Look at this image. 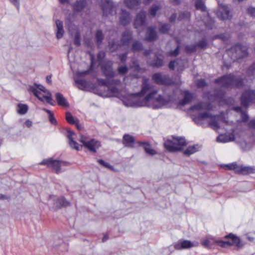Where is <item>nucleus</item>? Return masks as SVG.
<instances>
[{
    "instance_id": "f257e3e1",
    "label": "nucleus",
    "mask_w": 255,
    "mask_h": 255,
    "mask_svg": "<svg viewBox=\"0 0 255 255\" xmlns=\"http://www.w3.org/2000/svg\"><path fill=\"white\" fill-rule=\"evenodd\" d=\"M123 104L127 107H152L159 108L172 101L169 96L158 94L148 79L144 78L142 89L140 93L123 97Z\"/></svg>"
},
{
    "instance_id": "f03ea898",
    "label": "nucleus",
    "mask_w": 255,
    "mask_h": 255,
    "mask_svg": "<svg viewBox=\"0 0 255 255\" xmlns=\"http://www.w3.org/2000/svg\"><path fill=\"white\" fill-rule=\"evenodd\" d=\"M228 238H230L233 242L231 243L230 241H223V240H217L214 238L209 236L204 239L202 241V244L206 248H210L214 244H217L221 247H227L231 246H239L240 244V239L233 234H229L227 236Z\"/></svg>"
},
{
    "instance_id": "7ed1b4c3",
    "label": "nucleus",
    "mask_w": 255,
    "mask_h": 255,
    "mask_svg": "<svg viewBox=\"0 0 255 255\" xmlns=\"http://www.w3.org/2000/svg\"><path fill=\"white\" fill-rule=\"evenodd\" d=\"M29 90L34 96L41 101H46L47 103L53 105L52 98L51 93L43 86L34 84L29 87Z\"/></svg>"
},
{
    "instance_id": "20e7f679",
    "label": "nucleus",
    "mask_w": 255,
    "mask_h": 255,
    "mask_svg": "<svg viewBox=\"0 0 255 255\" xmlns=\"http://www.w3.org/2000/svg\"><path fill=\"white\" fill-rule=\"evenodd\" d=\"M215 82L218 86L225 88L230 87H239L243 85V83L242 80L239 78H235L231 74L225 75L216 79Z\"/></svg>"
},
{
    "instance_id": "39448f33",
    "label": "nucleus",
    "mask_w": 255,
    "mask_h": 255,
    "mask_svg": "<svg viewBox=\"0 0 255 255\" xmlns=\"http://www.w3.org/2000/svg\"><path fill=\"white\" fill-rule=\"evenodd\" d=\"M221 119L219 116H212L208 112L201 113L195 118V122L197 124H201V121L205 120H209V126L213 129L217 130L219 128L218 121Z\"/></svg>"
},
{
    "instance_id": "423d86ee",
    "label": "nucleus",
    "mask_w": 255,
    "mask_h": 255,
    "mask_svg": "<svg viewBox=\"0 0 255 255\" xmlns=\"http://www.w3.org/2000/svg\"><path fill=\"white\" fill-rule=\"evenodd\" d=\"M187 144L184 138H174L173 140H167L164 143L165 148L169 151L174 152L180 150Z\"/></svg>"
},
{
    "instance_id": "0eeeda50",
    "label": "nucleus",
    "mask_w": 255,
    "mask_h": 255,
    "mask_svg": "<svg viewBox=\"0 0 255 255\" xmlns=\"http://www.w3.org/2000/svg\"><path fill=\"white\" fill-rule=\"evenodd\" d=\"M226 166L229 169L233 170L235 172L243 175L255 173V167L254 166H245L238 165L235 163L227 164Z\"/></svg>"
},
{
    "instance_id": "6e6552de",
    "label": "nucleus",
    "mask_w": 255,
    "mask_h": 255,
    "mask_svg": "<svg viewBox=\"0 0 255 255\" xmlns=\"http://www.w3.org/2000/svg\"><path fill=\"white\" fill-rule=\"evenodd\" d=\"M232 53V58L235 61L243 58L248 55L246 47L243 46L240 44H237L231 48V50L228 51V53Z\"/></svg>"
},
{
    "instance_id": "1a4fd4ad",
    "label": "nucleus",
    "mask_w": 255,
    "mask_h": 255,
    "mask_svg": "<svg viewBox=\"0 0 255 255\" xmlns=\"http://www.w3.org/2000/svg\"><path fill=\"white\" fill-rule=\"evenodd\" d=\"M80 141L85 147L93 152H95L101 145L100 143L98 140L94 139H89L84 136H81Z\"/></svg>"
},
{
    "instance_id": "9d476101",
    "label": "nucleus",
    "mask_w": 255,
    "mask_h": 255,
    "mask_svg": "<svg viewBox=\"0 0 255 255\" xmlns=\"http://www.w3.org/2000/svg\"><path fill=\"white\" fill-rule=\"evenodd\" d=\"M66 24L68 26L70 34L71 35H74V44L77 46H80L81 44L80 36L78 27L70 21H66Z\"/></svg>"
},
{
    "instance_id": "9b49d317",
    "label": "nucleus",
    "mask_w": 255,
    "mask_h": 255,
    "mask_svg": "<svg viewBox=\"0 0 255 255\" xmlns=\"http://www.w3.org/2000/svg\"><path fill=\"white\" fill-rule=\"evenodd\" d=\"M120 83V81L115 80L113 81L112 80L111 81V84L109 85L108 86L107 89L108 91L106 92H100L98 94L102 96H105V97H108V96H114V97H119L120 96V92L118 88L115 87H111V85L114 84L116 85H119Z\"/></svg>"
},
{
    "instance_id": "f8f14e48",
    "label": "nucleus",
    "mask_w": 255,
    "mask_h": 255,
    "mask_svg": "<svg viewBox=\"0 0 255 255\" xmlns=\"http://www.w3.org/2000/svg\"><path fill=\"white\" fill-rule=\"evenodd\" d=\"M241 104L243 106L247 108L250 102H255V91L248 90L245 92L241 98Z\"/></svg>"
},
{
    "instance_id": "ddd939ff",
    "label": "nucleus",
    "mask_w": 255,
    "mask_h": 255,
    "mask_svg": "<svg viewBox=\"0 0 255 255\" xmlns=\"http://www.w3.org/2000/svg\"><path fill=\"white\" fill-rule=\"evenodd\" d=\"M101 6L105 16H108L109 14L116 13V7L114 6L111 0H102L101 1Z\"/></svg>"
},
{
    "instance_id": "4468645a",
    "label": "nucleus",
    "mask_w": 255,
    "mask_h": 255,
    "mask_svg": "<svg viewBox=\"0 0 255 255\" xmlns=\"http://www.w3.org/2000/svg\"><path fill=\"white\" fill-rule=\"evenodd\" d=\"M42 165H47L49 167H51L56 173L60 171V167L65 165V163L56 160H53L51 158L43 160L41 163Z\"/></svg>"
},
{
    "instance_id": "2eb2a0df",
    "label": "nucleus",
    "mask_w": 255,
    "mask_h": 255,
    "mask_svg": "<svg viewBox=\"0 0 255 255\" xmlns=\"http://www.w3.org/2000/svg\"><path fill=\"white\" fill-rule=\"evenodd\" d=\"M198 246V243H194L188 240L179 241L176 243L174 245V248L177 250H180L182 249H187L193 247H196Z\"/></svg>"
},
{
    "instance_id": "dca6fc26",
    "label": "nucleus",
    "mask_w": 255,
    "mask_h": 255,
    "mask_svg": "<svg viewBox=\"0 0 255 255\" xmlns=\"http://www.w3.org/2000/svg\"><path fill=\"white\" fill-rule=\"evenodd\" d=\"M217 16L221 19H227L231 17L229 7L225 5H220L216 13Z\"/></svg>"
},
{
    "instance_id": "f3484780",
    "label": "nucleus",
    "mask_w": 255,
    "mask_h": 255,
    "mask_svg": "<svg viewBox=\"0 0 255 255\" xmlns=\"http://www.w3.org/2000/svg\"><path fill=\"white\" fill-rule=\"evenodd\" d=\"M112 61H108L102 66V70L104 74L107 78L113 77L114 75L112 66Z\"/></svg>"
},
{
    "instance_id": "a211bd4d",
    "label": "nucleus",
    "mask_w": 255,
    "mask_h": 255,
    "mask_svg": "<svg viewBox=\"0 0 255 255\" xmlns=\"http://www.w3.org/2000/svg\"><path fill=\"white\" fill-rule=\"evenodd\" d=\"M75 82L77 85L78 88L80 90L87 91L91 88V84L85 80L75 78Z\"/></svg>"
},
{
    "instance_id": "6ab92c4d",
    "label": "nucleus",
    "mask_w": 255,
    "mask_h": 255,
    "mask_svg": "<svg viewBox=\"0 0 255 255\" xmlns=\"http://www.w3.org/2000/svg\"><path fill=\"white\" fill-rule=\"evenodd\" d=\"M145 13L144 12H141L138 13L134 21L135 28L138 29L140 27H143L145 23Z\"/></svg>"
},
{
    "instance_id": "aec40b11",
    "label": "nucleus",
    "mask_w": 255,
    "mask_h": 255,
    "mask_svg": "<svg viewBox=\"0 0 255 255\" xmlns=\"http://www.w3.org/2000/svg\"><path fill=\"white\" fill-rule=\"evenodd\" d=\"M167 77L166 76H163L160 73H155L152 75V80L158 84H167Z\"/></svg>"
},
{
    "instance_id": "412c9836",
    "label": "nucleus",
    "mask_w": 255,
    "mask_h": 255,
    "mask_svg": "<svg viewBox=\"0 0 255 255\" xmlns=\"http://www.w3.org/2000/svg\"><path fill=\"white\" fill-rule=\"evenodd\" d=\"M235 139L234 135L232 133H227L220 135L217 138L218 142H228L233 141Z\"/></svg>"
},
{
    "instance_id": "4be33fe9",
    "label": "nucleus",
    "mask_w": 255,
    "mask_h": 255,
    "mask_svg": "<svg viewBox=\"0 0 255 255\" xmlns=\"http://www.w3.org/2000/svg\"><path fill=\"white\" fill-rule=\"evenodd\" d=\"M132 38L131 33L129 30H126L122 35V38L121 40L122 45H128Z\"/></svg>"
},
{
    "instance_id": "5701e85b",
    "label": "nucleus",
    "mask_w": 255,
    "mask_h": 255,
    "mask_svg": "<svg viewBox=\"0 0 255 255\" xmlns=\"http://www.w3.org/2000/svg\"><path fill=\"white\" fill-rule=\"evenodd\" d=\"M157 34L154 27H149L148 28L146 34V39L148 41H152L157 38Z\"/></svg>"
},
{
    "instance_id": "b1692460",
    "label": "nucleus",
    "mask_w": 255,
    "mask_h": 255,
    "mask_svg": "<svg viewBox=\"0 0 255 255\" xmlns=\"http://www.w3.org/2000/svg\"><path fill=\"white\" fill-rule=\"evenodd\" d=\"M56 37L58 39L61 38L64 34V31L63 29V22L59 20H57L56 21Z\"/></svg>"
},
{
    "instance_id": "393cba45",
    "label": "nucleus",
    "mask_w": 255,
    "mask_h": 255,
    "mask_svg": "<svg viewBox=\"0 0 255 255\" xmlns=\"http://www.w3.org/2000/svg\"><path fill=\"white\" fill-rule=\"evenodd\" d=\"M122 11V13L120 16V22L122 24L125 25L130 22L131 18L128 12L124 10Z\"/></svg>"
},
{
    "instance_id": "a878e982",
    "label": "nucleus",
    "mask_w": 255,
    "mask_h": 255,
    "mask_svg": "<svg viewBox=\"0 0 255 255\" xmlns=\"http://www.w3.org/2000/svg\"><path fill=\"white\" fill-rule=\"evenodd\" d=\"M66 119L69 124L75 125L77 128H80L78 120L77 118H74L70 113H66Z\"/></svg>"
},
{
    "instance_id": "bb28decb",
    "label": "nucleus",
    "mask_w": 255,
    "mask_h": 255,
    "mask_svg": "<svg viewBox=\"0 0 255 255\" xmlns=\"http://www.w3.org/2000/svg\"><path fill=\"white\" fill-rule=\"evenodd\" d=\"M74 134L73 132L72 131H69L68 132V138L69 139V144L70 146L76 149V150H79L80 146H79L78 143L73 140V135Z\"/></svg>"
},
{
    "instance_id": "cd10ccee",
    "label": "nucleus",
    "mask_w": 255,
    "mask_h": 255,
    "mask_svg": "<svg viewBox=\"0 0 255 255\" xmlns=\"http://www.w3.org/2000/svg\"><path fill=\"white\" fill-rule=\"evenodd\" d=\"M134 142V139L133 136L128 134H125L123 137V143L126 146L132 147Z\"/></svg>"
},
{
    "instance_id": "c85d7f7f",
    "label": "nucleus",
    "mask_w": 255,
    "mask_h": 255,
    "mask_svg": "<svg viewBox=\"0 0 255 255\" xmlns=\"http://www.w3.org/2000/svg\"><path fill=\"white\" fill-rule=\"evenodd\" d=\"M55 98L59 105L64 107L68 106V104L66 100L61 94L59 93H56L55 95Z\"/></svg>"
},
{
    "instance_id": "c756f323",
    "label": "nucleus",
    "mask_w": 255,
    "mask_h": 255,
    "mask_svg": "<svg viewBox=\"0 0 255 255\" xmlns=\"http://www.w3.org/2000/svg\"><path fill=\"white\" fill-rule=\"evenodd\" d=\"M193 98V95L188 91H184V99L180 102L182 105H184L191 101Z\"/></svg>"
},
{
    "instance_id": "7c9ffc66",
    "label": "nucleus",
    "mask_w": 255,
    "mask_h": 255,
    "mask_svg": "<svg viewBox=\"0 0 255 255\" xmlns=\"http://www.w3.org/2000/svg\"><path fill=\"white\" fill-rule=\"evenodd\" d=\"M86 5V2L85 0H81L77 1L73 5L74 10L76 11H81Z\"/></svg>"
},
{
    "instance_id": "2f4dec72",
    "label": "nucleus",
    "mask_w": 255,
    "mask_h": 255,
    "mask_svg": "<svg viewBox=\"0 0 255 255\" xmlns=\"http://www.w3.org/2000/svg\"><path fill=\"white\" fill-rule=\"evenodd\" d=\"M199 148V146L198 145L190 146L184 151L183 153L185 155L189 156L198 151Z\"/></svg>"
},
{
    "instance_id": "473e14b6",
    "label": "nucleus",
    "mask_w": 255,
    "mask_h": 255,
    "mask_svg": "<svg viewBox=\"0 0 255 255\" xmlns=\"http://www.w3.org/2000/svg\"><path fill=\"white\" fill-rule=\"evenodd\" d=\"M209 105L203 103H199L191 108V110H208L209 109Z\"/></svg>"
},
{
    "instance_id": "72a5a7b5",
    "label": "nucleus",
    "mask_w": 255,
    "mask_h": 255,
    "mask_svg": "<svg viewBox=\"0 0 255 255\" xmlns=\"http://www.w3.org/2000/svg\"><path fill=\"white\" fill-rule=\"evenodd\" d=\"M148 63L153 67H159L163 65V59L157 57L156 59L153 61H148Z\"/></svg>"
},
{
    "instance_id": "f704fd0d",
    "label": "nucleus",
    "mask_w": 255,
    "mask_h": 255,
    "mask_svg": "<svg viewBox=\"0 0 255 255\" xmlns=\"http://www.w3.org/2000/svg\"><path fill=\"white\" fill-rule=\"evenodd\" d=\"M125 4L130 8L134 7L139 3V0H124Z\"/></svg>"
},
{
    "instance_id": "c9c22d12",
    "label": "nucleus",
    "mask_w": 255,
    "mask_h": 255,
    "mask_svg": "<svg viewBox=\"0 0 255 255\" xmlns=\"http://www.w3.org/2000/svg\"><path fill=\"white\" fill-rule=\"evenodd\" d=\"M233 109L237 112L241 113L242 121L246 122L248 120V116L246 114V113L245 112H244L242 110L241 107H234Z\"/></svg>"
},
{
    "instance_id": "e433bc0d",
    "label": "nucleus",
    "mask_w": 255,
    "mask_h": 255,
    "mask_svg": "<svg viewBox=\"0 0 255 255\" xmlns=\"http://www.w3.org/2000/svg\"><path fill=\"white\" fill-rule=\"evenodd\" d=\"M143 145V148L144 149L145 151L147 154L153 155L156 153V151L151 148V147L150 144L146 143H141Z\"/></svg>"
},
{
    "instance_id": "4c0bfd02",
    "label": "nucleus",
    "mask_w": 255,
    "mask_h": 255,
    "mask_svg": "<svg viewBox=\"0 0 255 255\" xmlns=\"http://www.w3.org/2000/svg\"><path fill=\"white\" fill-rule=\"evenodd\" d=\"M28 110V107L26 105L19 104L17 105V112L20 115L25 114Z\"/></svg>"
},
{
    "instance_id": "58836bf2",
    "label": "nucleus",
    "mask_w": 255,
    "mask_h": 255,
    "mask_svg": "<svg viewBox=\"0 0 255 255\" xmlns=\"http://www.w3.org/2000/svg\"><path fill=\"white\" fill-rule=\"evenodd\" d=\"M182 64V61L181 60H176L171 61L169 64V68L170 69H173L175 66H178V70L180 69V65Z\"/></svg>"
},
{
    "instance_id": "ea45409f",
    "label": "nucleus",
    "mask_w": 255,
    "mask_h": 255,
    "mask_svg": "<svg viewBox=\"0 0 255 255\" xmlns=\"http://www.w3.org/2000/svg\"><path fill=\"white\" fill-rule=\"evenodd\" d=\"M69 203L64 197H60L57 199L56 205L59 207L67 206Z\"/></svg>"
},
{
    "instance_id": "a19ab883",
    "label": "nucleus",
    "mask_w": 255,
    "mask_h": 255,
    "mask_svg": "<svg viewBox=\"0 0 255 255\" xmlns=\"http://www.w3.org/2000/svg\"><path fill=\"white\" fill-rule=\"evenodd\" d=\"M195 6L197 9H200L202 11H205L206 10L204 3L201 0H197L195 2Z\"/></svg>"
},
{
    "instance_id": "79ce46f5",
    "label": "nucleus",
    "mask_w": 255,
    "mask_h": 255,
    "mask_svg": "<svg viewBox=\"0 0 255 255\" xmlns=\"http://www.w3.org/2000/svg\"><path fill=\"white\" fill-rule=\"evenodd\" d=\"M43 111L46 112L48 114L49 120L50 123L52 124H55L56 123V120L54 117L53 114L51 111L46 109H43Z\"/></svg>"
},
{
    "instance_id": "37998d69",
    "label": "nucleus",
    "mask_w": 255,
    "mask_h": 255,
    "mask_svg": "<svg viewBox=\"0 0 255 255\" xmlns=\"http://www.w3.org/2000/svg\"><path fill=\"white\" fill-rule=\"evenodd\" d=\"M103 37V34L101 30H97L96 33V39L98 44H100L102 43Z\"/></svg>"
},
{
    "instance_id": "c03bdc74",
    "label": "nucleus",
    "mask_w": 255,
    "mask_h": 255,
    "mask_svg": "<svg viewBox=\"0 0 255 255\" xmlns=\"http://www.w3.org/2000/svg\"><path fill=\"white\" fill-rule=\"evenodd\" d=\"M98 84L102 86H104L108 88L109 85L111 84V81H110L109 79L104 80L102 79H98Z\"/></svg>"
},
{
    "instance_id": "a18cd8bd",
    "label": "nucleus",
    "mask_w": 255,
    "mask_h": 255,
    "mask_svg": "<svg viewBox=\"0 0 255 255\" xmlns=\"http://www.w3.org/2000/svg\"><path fill=\"white\" fill-rule=\"evenodd\" d=\"M160 9V7L157 5L152 6L149 10V13L151 15L154 16L156 12Z\"/></svg>"
},
{
    "instance_id": "49530a36",
    "label": "nucleus",
    "mask_w": 255,
    "mask_h": 255,
    "mask_svg": "<svg viewBox=\"0 0 255 255\" xmlns=\"http://www.w3.org/2000/svg\"><path fill=\"white\" fill-rule=\"evenodd\" d=\"M142 49L141 44L138 42L135 41L132 44V50L133 51H139Z\"/></svg>"
},
{
    "instance_id": "de8ad7c7",
    "label": "nucleus",
    "mask_w": 255,
    "mask_h": 255,
    "mask_svg": "<svg viewBox=\"0 0 255 255\" xmlns=\"http://www.w3.org/2000/svg\"><path fill=\"white\" fill-rule=\"evenodd\" d=\"M170 26L167 24H163L160 28L159 31L160 32L165 33L167 32L169 29Z\"/></svg>"
},
{
    "instance_id": "09e8293b",
    "label": "nucleus",
    "mask_w": 255,
    "mask_h": 255,
    "mask_svg": "<svg viewBox=\"0 0 255 255\" xmlns=\"http://www.w3.org/2000/svg\"><path fill=\"white\" fill-rule=\"evenodd\" d=\"M128 68L126 66H120L118 68V71L119 74H124L128 72Z\"/></svg>"
},
{
    "instance_id": "8fccbe9b",
    "label": "nucleus",
    "mask_w": 255,
    "mask_h": 255,
    "mask_svg": "<svg viewBox=\"0 0 255 255\" xmlns=\"http://www.w3.org/2000/svg\"><path fill=\"white\" fill-rule=\"evenodd\" d=\"M196 46L195 45H187L185 50L188 52H193L196 51Z\"/></svg>"
},
{
    "instance_id": "3c124183",
    "label": "nucleus",
    "mask_w": 255,
    "mask_h": 255,
    "mask_svg": "<svg viewBox=\"0 0 255 255\" xmlns=\"http://www.w3.org/2000/svg\"><path fill=\"white\" fill-rule=\"evenodd\" d=\"M196 84L198 88H201L206 86V83L203 79L197 81Z\"/></svg>"
},
{
    "instance_id": "603ef678",
    "label": "nucleus",
    "mask_w": 255,
    "mask_h": 255,
    "mask_svg": "<svg viewBox=\"0 0 255 255\" xmlns=\"http://www.w3.org/2000/svg\"><path fill=\"white\" fill-rule=\"evenodd\" d=\"M105 56V54L104 52H100L97 56L98 60L99 61V64L101 63V61L104 59Z\"/></svg>"
},
{
    "instance_id": "864d4df0",
    "label": "nucleus",
    "mask_w": 255,
    "mask_h": 255,
    "mask_svg": "<svg viewBox=\"0 0 255 255\" xmlns=\"http://www.w3.org/2000/svg\"><path fill=\"white\" fill-rule=\"evenodd\" d=\"M179 51V46H177L176 48L174 51H171L169 53V55L171 56H176L178 54Z\"/></svg>"
},
{
    "instance_id": "5fc2aeb1",
    "label": "nucleus",
    "mask_w": 255,
    "mask_h": 255,
    "mask_svg": "<svg viewBox=\"0 0 255 255\" xmlns=\"http://www.w3.org/2000/svg\"><path fill=\"white\" fill-rule=\"evenodd\" d=\"M110 49L112 51H115L116 49H118L119 45L116 44L114 42L110 43L109 44Z\"/></svg>"
},
{
    "instance_id": "6e6d98bb",
    "label": "nucleus",
    "mask_w": 255,
    "mask_h": 255,
    "mask_svg": "<svg viewBox=\"0 0 255 255\" xmlns=\"http://www.w3.org/2000/svg\"><path fill=\"white\" fill-rule=\"evenodd\" d=\"M131 67L134 68L136 70H138L139 69V66L138 64L137 61H133L132 64L130 65Z\"/></svg>"
},
{
    "instance_id": "4d7b16f0",
    "label": "nucleus",
    "mask_w": 255,
    "mask_h": 255,
    "mask_svg": "<svg viewBox=\"0 0 255 255\" xmlns=\"http://www.w3.org/2000/svg\"><path fill=\"white\" fill-rule=\"evenodd\" d=\"M98 162H99L100 164H101V165H103L104 166H105V167H106V168H110L111 167V165H110L109 163H107V162H105L104 160H101V159L99 160H98Z\"/></svg>"
},
{
    "instance_id": "13d9d810",
    "label": "nucleus",
    "mask_w": 255,
    "mask_h": 255,
    "mask_svg": "<svg viewBox=\"0 0 255 255\" xmlns=\"http://www.w3.org/2000/svg\"><path fill=\"white\" fill-rule=\"evenodd\" d=\"M248 13L252 16H255V8L249 7L248 9Z\"/></svg>"
},
{
    "instance_id": "bf43d9fd",
    "label": "nucleus",
    "mask_w": 255,
    "mask_h": 255,
    "mask_svg": "<svg viewBox=\"0 0 255 255\" xmlns=\"http://www.w3.org/2000/svg\"><path fill=\"white\" fill-rule=\"evenodd\" d=\"M11 3L16 7L17 9L19 7V0H8Z\"/></svg>"
},
{
    "instance_id": "052dcab7",
    "label": "nucleus",
    "mask_w": 255,
    "mask_h": 255,
    "mask_svg": "<svg viewBox=\"0 0 255 255\" xmlns=\"http://www.w3.org/2000/svg\"><path fill=\"white\" fill-rule=\"evenodd\" d=\"M206 45H207V42L205 40H203L200 41L198 44V46L202 48H204Z\"/></svg>"
},
{
    "instance_id": "680f3d73",
    "label": "nucleus",
    "mask_w": 255,
    "mask_h": 255,
    "mask_svg": "<svg viewBox=\"0 0 255 255\" xmlns=\"http://www.w3.org/2000/svg\"><path fill=\"white\" fill-rule=\"evenodd\" d=\"M190 16L189 13L188 12H185L183 13H181L180 15V19L184 18H188Z\"/></svg>"
},
{
    "instance_id": "e2e57ef3",
    "label": "nucleus",
    "mask_w": 255,
    "mask_h": 255,
    "mask_svg": "<svg viewBox=\"0 0 255 255\" xmlns=\"http://www.w3.org/2000/svg\"><path fill=\"white\" fill-rule=\"evenodd\" d=\"M90 71L89 70L78 72H77V75L79 76H83L84 75H87L89 73Z\"/></svg>"
},
{
    "instance_id": "0e129e2a",
    "label": "nucleus",
    "mask_w": 255,
    "mask_h": 255,
    "mask_svg": "<svg viewBox=\"0 0 255 255\" xmlns=\"http://www.w3.org/2000/svg\"><path fill=\"white\" fill-rule=\"evenodd\" d=\"M250 128L255 129V120H252L249 124Z\"/></svg>"
},
{
    "instance_id": "69168bd1",
    "label": "nucleus",
    "mask_w": 255,
    "mask_h": 255,
    "mask_svg": "<svg viewBox=\"0 0 255 255\" xmlns=\"http://www.w3.org/2000/svg\"><path fill=\"white\" fill-rule=\"evenodd\" d=\"M127 57V54H122L120 56V59L122 62H124L126 60Z\"/></svg>"
},
{
    "instance_id": "338daca9",
    "label": "nucleus",
    "mask_w": 255,
    "mask_h": 255,
    "mask_svg": "<svg viewBox=\"0 0 255 255\" xmlns=\"http://www.w3.org/2000/svg\"><path fill=\"white\" fill-rule=\"evenodd\" d=\"M25 125L28 127V128H30L31 126H32V122L30 121V120H26L25 122Z\"/></svg>"
},
{
    "instance_id": "774afa93",
    "label": "nucleus",
    "mask_w": 255,
    "mask_h": 255,
    "mask_svg": "<svg viewBox=\"0 0 255 255\" xmlns=\"http://www.w3.org/2000/svg\"><path fill=\"white\" fill-rule=\"evenodd\" d=\"M220 38H221L223 40L225 41L226 40L228 39L229 37V35H221L220 36H219Z\"/></svg>"
}]
</instances>
